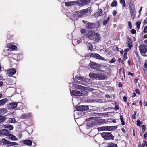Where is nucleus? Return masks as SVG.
Returning a JSON list of instances; mask_svg holds the SVG:
<instances>
[{
    "instance_id": "obj_1",
    "label": "nucleus",
    "mask_w": 147,
    "mask_h": 147,
    "mask_svg": "<svg viewBox=\"0 0 147 147\" xmlns=\"http://www.w3.org/2000/svg\"><path fill=\"white\" fill-rule=\"evenodd\" d=\"M87 36L90 39L93 40L95 42H97L100 40V37L99 34L95 33L94 31L89 32Z\"/></svg>"
},
{
    "instance_id": "obj_2",
    "label": "nucleus",
    "mask_w": 147,
    "mask_h": 147,
    "mask_svg": "<svg viewBox=\"0 0 147 147\" xmlns=\"http://www.w3.org/2000/svg\"><path fill=\"white\" fill-rule=\"evenodd\" d=\"M87 93L85 91H82L81 92L78 91L76 90H73L71 92V95H74L78 96H82L83 95H87Z\"/></svg>"
},
{
    "instance_id": "obj_3",
    "label": "nucleus",
    "mask_w": 147,
    "mask_h": 147,
    "mask_svg": "<svg viewBox=\"0 0 147 147\" xmlns=\"http://www.w3.org/2000/svg\"><path fill=\"white\" fill-rule=\"evenodd\" d=\"M89 76L92 78L98 79H105V77L102 74H95L92 73L89 74Z\"/></svg>"
},
{
    "instance_id": "obj_4",
    "label": "nucleus",
    "mask_w": 147,
    "mask_h": 147,
    "mask_svg": "<svg viewBox=\"0 0 147 147\" xmlns=\"http://www.w3.org/2000/svg\"><path fill=\"white\" fill-rule=\"evenodd\" d=\"M88 9H85L79 11H76L75 12V14L77 15L78 18L85 16L88 13Z\"/></svg>"
},
{
    "instance_id": "obj_5",
    "label": "nucleus",
    "mask_w": 147,
    "mask_h": 147,
    "mask_svg": "<svg viewBox=\"0 0 147 147\" xmlns=\"http://www.w3.org/2000/svg\"><path fill=\"white\" fill-rule=\"evenodd\" d=\"M101 135L105 139L109 140L114 139V136L110 133L103 132L101 134Z\"/></svg>"
},
{
    "instance_id": "obj_6",
    "label": "nucleus",
    "mask_w": 147,
    "mask_h": 147,
    "mask_svg": "<svg viewBox=\"0 0 147 147\" xmlns=\"http://www.w3.org/2000/svg\"><path fill=\"white\" fill-rule=\"evenodd\" d=\"M90 1V0H79L77 1V4L79 6L82 7L87 5Z\"/></svg>"
},
{
    "instance_id": "obj_7",
    "label": "nucleus",
    "mask_w": 147,
    "mask_h": 147,
    "mask_svg": "<svg viewBox=\"0 0 147 147\" xmlns=\"http://www.w3.org/2000/svg\"><path fill=\"white\" fill-rule=\"evenodd\" d=\"M140 53L142 54H145L147 51V46L144 45H141L139 46Z\"/></svg>"
},
{
    "instance_id": "obj_8",
    "label": "nucleus",
    "mask_w": 147,
    "mask_h": 147,
    "mask_svg": "<svg viewBox=\"0 0 147 147\" xmlns=\"http://www.w3.org/2000/svg\"><path fill=\"white\" fill-rule=\"evenodd\" d=\"M90 56L92 57L95 58L97 59L102 60H104L105 59L104 58L100 56L98 54L91 53L90 54Z\"/></svg>"
},
{
    "instance_id": "obj_9",
    "label": "nucleus",
    "mask_w": 147,
    "mask_h": 147,
    "mask_svg": "<svg viewBox=\"0 0 147 147\" xmlns=\"http://www.w3.org/2000/svg\"><path fill=\"white\" fill-rule=\"evenodd\" d=\"M76 110L78 111H83L85 110L88 109V106H78L76 108Z\"/></svg>"
},
{
    "instance_id": "obj_10",
    "label": "nucleus",
    "mask_w": 147,
    "mask_h": 147,
    "mask_svg": "<svg viewBox=\"0 0 147 147\" xmlns=\"http://www.w3.org/2000/svg\"><path fill=\"white\" fill-rule=\"evenodd\" d=\"M89 65L92 68L98 69L100 67V65L97 64L94 62H90L89 63Z\"/></svg>"
},
{
    "instance_id": "obj_11",
    "label": "nucleus",
    "mask_w": 147,
    "mask_h": 147,
    "mask_svg": "<svg viewBox=\"0 0 147 147\" xmlns=\"http://www.w3.org/2000/svg\"><path fill=\"white\" fill-rule=\"evenodd\" d=\"M17 103L16 102H13L7 105L8 108L10 110L13 109L17 107Z\"/></svg>"
},
{
    "instance_id": "obj_12",
    "label": "nucleus",
    "mask_w": 147,
    "mask_h": 147,
    "mask_svg": "<svg viewBox=\"0 0 147 147\" xmlns=\"http://www.w3.org/2000/svg\"><path fill=\"white\" fill-rule=\"evenodd\" d=\"M67 16H69L70 18L72 20H76L78 19L77 15L75 14V12L74 14L69 13L67 15Z\"/></svg>"
},
{
    "instance_id": "obj_13",
    "label": "nucleus",
    "mask_w": 147,
    "mask_h": 147,
    "mask_svg": "<svg viewBox=\"0 0 147 147\" xmlns=\"http://www.w3.org/2000/svg\"><path fill=\"white\" fill-rule=\"evenodd\" d=\"M75 4H77V1H69L65 3V5L67 7L70 6Z\"/></svg>"
},
{
    "instance_id": "obj_14",
    "label": "nucleus",
    "mask_w": 147,
    "mask_h": 147,
    "mask_svg": "<svg viewBox=\"0 0 147 147\" xmlns=\"http://www.w3.org/2000/svg\"><path fill=\"white\" fill-rule=\"evenodd\" d=\"M9 134V131L7 130L2 129L0 130V135H4L7 136Z\"/></svg>"
},
{
    "instance_id": "obj_15",
    "label": "nucleus",
    "mask_w": 147,
    "mask_h": 147,
    "mask_svg": "<svg viewBox=\"0 0 147 147\" xmlns=\"http://www.w3.org/2000/svg\"><path fill=\"white\" fill-rule=\"evenodd\" d=\"M10 141L5 139H2L0 140V144L1 145L8 144Z\"/></svg>"
},
{
    "instance_id": "obj_16",
    "label": "nucleus",
    "mask_w": 147,
    "mask_h": 147,
    "mask_svg": "<svg viewBox=\"0 0 147 147\" xmlns=\"http://www.w3.org/2000/svg\"><path fill=\"white\" fill-rule=\"evenodd\" d=\"M7 48L10 49H11L13 50L17 49V46L12 43L8 44L7 45Z\"/></svg>"
},
{
    "instance_id": "obj_17",
    "label": "nucleus",
    "mask_w": 147,
    "mask_h": 147,
    "mask_svg": "<svg viewBox=\"0 0 147 147\" xmlns=\"http://www.w3.org/2000/svg\"><path fill=\"white\" fill-rule=\"evenodd\" d=\"M8 71L9 75L10 76L12 75L15 74L16 73V71L14 68H11L8 70Z\"/></svg>"
},
{
    "instance_id": "obj_18",
    "label": "nucleus",
    "mask_w": 147,
    "mask_h": 147,
    "mask_svg": "<svg viewBox=\"0 0 147 147\" xmlns=\"http://www.w3.org/2000/svg\"><path fill=\"white\" fill-rule=\"evenodd\" d=\"M8 136V139H11L12 140L15 141L18 140V138L14 135L12 134H9Z\"/></svg>"
},
{
    "instance_id": "obj_19",
    "label": "nucleus",
    "mask_w": 147,
    "mask_h": 147,
    "mask_svg": "<svg viewBox=\"0 0 147 147\" xmlns=\"http://www.w3.org/2000/svg\"><path fill=\"white\" fill-rule=\"evenodd\" d=\"M23 142L26 145L29 146H31L32 144V142L31 140H23Z\"/></svg>"
},
{
    "instance_id": "obj_20",
    "label": "nucleus",
    "mask_w": 147,
    "mask_h": 147,
    "mask_svg": "<svg viewBox=\"0 0 147 147\" xmlns=\"http://www.w3.org/2000/svg\"><path fill=\"white\" fill-rule=\"evenodd\" d=\"M127 39L128 41V46L129 48L131 49L132 46V40L129 37H128L127 38Z\"/></svg>"
},
{
    "instance_id": "obj_21",
    "label": "nucleus",
    "mask_w": 147,
    "mask_h": 147,
    "mask_svg": "<svg viewBox=\"0 0 147 147\" xmlns=\"http://www.w3.org/2000/svg\"><path fill=\"white\" fill-rule=\"evenodd\" d=\"M102 127V130H103V131H110L112 129L113 126H105Z\"/></svg>"
},
{
    "instance_id": "obj_22",
    "label": "nucleus",
    "mask_w": 147,
    "mask_h": 147,
    "mask_svg": "<svg viewBox=\"0 0 147 147\" xmlns=\"http://www.w3.org/2000/svg\"><path fill=\"white\" fill-rule=\"evenodd\" d=\"M7 112V110L6 108H2L0 109V114L3 115L6 113Z\"/></svg>"
},
{
    "instance_id": "obj_23",
    "label": "nucleus",
    "mask_w": 147,
    "mask_h": 147,
    "mask_svg": "<svg viewBox=\"0 0 147 147\" xmlns=\"http://www.w3.org/2000/svg\"><path fill=\"white\" fill-rule=\"evenodd\" d=\"M73 86L76 88L81 89H84L85 88L84 87H83L81 85H79L75 84H73Z\"/></svg>"
},
{
    "instance_id": "obj_24",
    "label": "nucleus",
    "mask_w": 147,
    "mask_h": 147,
    "mask_svg": "<svg viewBox=\"0 0 147 147\" xmlns=\"http://www.w3.org/2000/svg\"><path fill=\"white\" fill-rule=\"evenodd\" d=\"M7 102V99H4L0 100V106H2L5 104Z\"/></svg>"
},
{
    "instance_id": "obj_25",
    "label": "nucleus",
    "mask_w": 147,
    "mask_h": 147,
    "mask_svg": "<svg viewBox=\"0 0 147 147\" xmlns=\"http://www.w3.org/2000/svg\"><path fill=\"white\" fill-rule=\"evenodd\" d=\"M94 25V23H89L87 24L86 28L88 29H90L93 27Z\"/></svg>"
},
{
    "instance_id": "obj_26",
    "label": "nucleus",
    "mask_w": 147,
    "mask_h": 147,
    "mask_svg": "<svg viewBox=\"0 0 147 147\" xmlns=\"http://www.w3.org/2000/svg\"><path fill=\"white\" fill-rule=\"evenodd\" d=\"M76 78L78 79V78L79 79L82 81H84L85 82H86L87 81V79L83 77H81V76H76Z\"/></svg>"
},
{
    "instance_id": "obj_27",
    "label": "nucleus",
    "mask_w": 147,
    "mask_h": 147,
    "mask_svg": "<svg viewBox=\"0 0 147 147\" xmlns=\"http://www.w3.org/2000/svg\"><path fill=\"white\" fill-rule=\"evenodd\" d=\"M129 9L131 14L135 13V8L134 6H130Z\"/></svg>"
},
{
    "instance_id": "obj_28",
    "label": "nucleus",
    "mask_w": 147,
    "mask_h": 147,
    "mask_svg": "<svg viewBox=\"0 0 147 147\" xmlns=\"http://www.w3.org/2000/svg\"><path fill=\"white\" fill-rule=\"evenodd\" d=\"M98 122L100 124L104 123L108 121L107 119H102L98 120Z\"/></svg>"
},
{
    "instance_id": "obj_29",
    "label": "nucleus",
    "mask_w": 147,
    "mask_h": 147,
    "mask_svg": "<svg viewBox=\"0 0 147 147\" xmlns=\"http://www.w3.org/2000/svg\"><path fill=\"white\" fill-rule=\"evenodd\" d=\"M4 127L8 129L9 130H11L13 129V127L12 126L10 125H4Z\"/></svg>"
},
{
    "instance_id": "obj_30",
    "label": "nucleus",
    "mask_w": 147,
    "mask_h": 147,
    "mask_svg": "<svg viewBox=\"0 0 147 147\" xmlns=\"http://www.w3.org/2000/svg\"><path fill=\"white\" fill-rule=\"evenodd\" d=\"M102 14V10L101 9L99 10L98 12L94 14V16H95L96 17H98L99 16H100Z\"/></svg>"
},
{
    "instance_id": "obj_31",
    "label": "nucleus",
    "mask_w": 147,
    "mask_h": 147,
    "mask_svg": "<svg viewBox=\"0 0 147 147\" xmlns=\"http://www.w3.org/2000/svg\"><path fill=\"white\" fill-rule=\"evenodd\" d=\"M117 5V2L116 0H114L111 4V7L116 6Z\"/></svg>"
},
{
    "instance_id": "obj_32",
    "label": "nucleus",
    "mask_w": 147,
    "mask_h": 147,
    "mask_svg": "<svg viewBox=\"0 0 147 147\" xmlns=\"http://www.w3.org/2000/svg\"><path fill=\"white\" fill-rule=\"evenodd\" d=\"M110 19V17L109 16L108 17L107 19L105 20L103 22V24L104 25H106L107 22L109 21Z\"/></svg>"
},
{
    "instance_id": "obj_33",
    "label": "nucleus",
    "mask_w": 147,
    "mask_h": 147,
    "mask_svg": "<svg viewBox=\"0 0 147 147\" xmlns=\"http://www.w3.org/2000/svg\"><path fill=\"white\" fill-rule=\"evenodd\" d=\"M87 45L89 49H90L91 51H92L93 50V47L91 44L90 43H88Z\"/></svg>"
},
{
    "instance_id": "obj_34",
    "label": "nucleus",
    "mask_w": 147,
    "mask_h": 147,
    "mask_svg": "<svg viewBox=\"0 0 147 147\" xmlns=\"http://www.w3.org/2000/svg\"><path fill=\"white\" fill-rule=\"evenodd\" d=\"M9 123H15L16 122L15 119L14 118H9L8 120Z\"/></svg>"
},
{
    "instance_id": "obj_35",
    "label": "nucleus",
    "mask_w": 147,
    "mask_h": 147,
    "mask_svg": "<svg viewBox=\"0 0 147 147\" xmlns=\"http://www.w3.org/2000/svg\"><path fill=\"white\" fill-rule=\"evenodd\" d=\"M120 119L121 121V124L122 125H124L125 124V122L123 120V117L122 115H121L120 116Z\"/></svg>"
},
{
    "instance_id": "obj_36",
    "label": "nucleus",
    "mask_w": 147,
    "mask_h": 147,
    "mask_svg": "<svg viewBox=\"0 0 147 147\" xmlns=\"http://www.w3.org/2000/svg\"><path fill=\"white\" fill-rule=\"evenodd\" d=\"M9 146H13L17 145L18 144L17 143L15 142H9Z\"/></svg>"
},
{
    "instance_id": "obj_37",
    "label": "nucleus",
    "mask_w": 147,
    "mask_h": 147,
    "mask_svg": "<svg viewBox=\"0 0 147 147\" xmlns=\"http://www.w3.org/2000/svg\"><path fill=\"white\" fill-rule=\"evenodd\" d=\"M28 115L25 114L23 115L21 117V118L23 119H27L29 118L28 117Z\"/></svg>"
},
{
    "instance_id": "obj_38",
    "label": "nucleus",
    "mask_w": 147,
    "mask_h": 147,
    "mask_svg": "<svg viewBox=\"0 0 147 147\" xmlns=\"http://www.w3.org/2000/svg\"><path fill=\"white\" fill-rule=\"evenodd\" d=\"M143 142L144 143H143L141 147H144L145 145L147 146V141L145 140Z\"/></svg>"
},
{
    "instance_id": "obj_39",
    "label": "nucleus",
    "mask_w": 147,
    "mask_h": 147,
    "mask_svg": "<svg viewBox=\"0 0 147 147\" xmlns=\"http://www.w3.org/2000/svg\"><path fill=\"white\" fill-rule=\"evenodd\" d=\"M144 70L147 71V60L144 63Z\"/></svg>"
},
{
    "instance_id": "obj_40",
    "label": "nucleus",
    "mask_w": 147,
    "mask_h": 147,
    "mask_svg": "<svg viewBox=\"0 0 147 147\" xmlns=\"http://www.w3.org/2000/svg\"><path fill=\"white\" fill-rule=\"evenodd\" d=\"M141 22L138 21L136 22V23L137 27L138 29H139L140 28V26L141 24Z\"/></svg>"
},
{
    "instance_id": "obj_41",
    "label": "nucleus",
    "mask_w": 147,
    "mask_h": 147,
    "mask_svg": "<svg viewBox=\"0 0 147 147\" xmlns=\"http://www.w3.org/2000/svg\"><path fill=\"white\" fill-rule=\"evenodd\" d=\"M120 3L123 4V6L125 7L126 6L124 0H120Z\"/></svg>"
},
{
    "instance_id": "obj_42",
    "label": "nucleus",
    "mask_w": 147,
    "mask_h": 147,
    "mask_svg": "<svg viewBox=\"0 0 147 147\" xmlns=\"http://www.w3.org/2000/svg\"><path fill=\"white\" fill-rule=\"evenodd\" d=\"M128 25L129 28L130 29H131L132 27L131 22L129 21L128 22Z\"/></svg>"
},
{
    "instance_id": "obj_43",
    "label": "nucleus",
    "mask_w": 147,
    "mask_h": 147,
    "mask_svg": "<svg viewBox=\"0 0 147 147\" xmlns=\"http://www.w3.org/2000/svg\"><path fill=\"white\" fill-rule=\"evenodd\" d=\"M143 31L144 33H147V25L144 27Z\"/></svg>"
},
{
    "instance_id": "obj_44",
    "label": "nucleus",
    "mask_w": 147,
    "mask_h": 147,
    "mask_svg": "<svg viewBox=\"0 0 147 147\" xmlns=\"http://www.w3.org/2000/svg\"><path fill=\"white\" fill-rule=\"evenodd\" d=\"M131 17L133 20H134L135 18V13L131 14Z\"/></svg>"
},
{
    "instance_id": "obj_45",
    "label": "nucleus",
    "mask_w": 147,
    "mask_h": 147,
    "mask_svg": "<svg viewBox=\"0 0 147 147\" xmlns=\"http://www.w3.org/2000/svg\"><path fill=\"white\" fill-rule=\"evenodd\" d=\"M136 114V112L135 111L134 112V114L132 115V118L133 119H135V115Z\"/></svg>"
},
{
    "instance_id": "obj_46",
    "label": "nucleus",
    "mask_w": 147,
    "mask_h": 147,
    "mask_svg": "<svg viewBox=\"0 0 147 147\" xmlns=\"http://www.w3.org/2000/svg\"><path fill=\"white\" fill-rule=\"evenodd\" d=\"M142 123L140 122L139 120H138L137 121V124L138 126H140Z\"/></svg>"
},
{
    "instance_id": "obj_47",
    "label": "nucleus",
    "mask_w": 147,
    "mask_h": 147,
    "mask_svg": "<svg viewBox=\"0 0 147 147\" xmlns=\"http://www.w3.org/2000/svg\"><path fill=\"white\" fill-rule=\"evenodd\" d=\"M127 58V53H125L123 56L124 60H125Z\"/></svg>"
},
{
    "instance_id": "obj_48",
    "label": "nucleus",
    "mask_w": 147,
    "mask_h": 147,
    "mask_svg": "<svg viewBox=\"0 0 147 147\" xmlns=\"http://www.w3.org/2000/svg\"><path fill=\"white\" fill-rule=\"evenodd\" d=\"M86 30L84 29H82L81 30V32L82 34H84L86 32Z\"/></svg>"
},
{
    "instance_id": "obj_49",
    "label": "nucleus",
    "mask_w": 147,
    "mask_h": 147,
    "mask_svg": "<svg viewBox=\"0 0 147 147\" xmlns=\"http://www.w3.org/2000/svg\"><path fill=\"white\" fill-rule=\"evenodd\" d=\"M115 58H113L109 62L111 63H113L115 61Z\"/></svg>"
},
{
    "instance_id": "obj_50",
    "label": "nucleus",
    "mask_w": 147,
    "mask_h": 147,
    "mask_svg": "<svg viewBox=\"0 0 147 147\" xmlns=\"http://www.w3.org/2000/svg\"><path fill=\"white\" fill-rule=\"evenodd\" d=\"M131 33L132 34H134L136 32V31L134 29H133L131 30Z\"/></svg>"
},
{
    "instance_id": "obj_51",
    "label": "nucleus",
    "mask_w": 147,
    "mask_h": 147,
    "mask_svg": "<svg viewBox=\"0 0 147 147\" xmlns=\"http://www.w3.org/2000/svg\"><path fill=\"white\" fill-rule=\"evenodd\" d=\"M4 120V119L3 117L2 116H0V121L2 122Z\"/></svg>"
},
{
    "instance_id": "obj_52",
    "label": "nucleus",
    "mask_w": 147,
    "mask_h": 147,
    "mask_svg": "<svg viewBox=\"0 0 147 147\" xmlns=\"http://www.w3.org/2000/svg\"><path fill=\"white\" fill-rule=\"evenodd\" d=\"M130 49L129 48H128L124 50V52L125 53H126L127 52H128L129 50V49Z\"/></svg>"
},
{
    "instance_id": "obj_53",
    "label": "nucleus",
    "mask_w": 147,
    "mask_h": 147,
    "mask_svg": "<svg viewBox=\"0 0 147 147\" xmlns=\"http://www.w3.org/2000/svg\"><path fill=\"white\" fill-rule=\"evenodd\" d=\"M144 137L145 140H147V134L145 133L144 135Z\"/></svg>"
},
{
    "instance_id": "obj_54",
    "label": "nucleus",
    "mask_w": 147,
    "mask_h": 147,
    "mask_svg": "<svg viewBox=\"0 0 147 147\" xmlns=\"http://www.w3.org/2000/svg\"><path fill=\"white\" fill-rule=\"evenodd\" d=\"M108 113V112L101 113V115L103 116V115H107V113Z\"/></svg>"
},
{
    "instance_id": "obj_55",
    "label": "nucleus",
    "mask_w": 147,
    "mask_h": 147,
    "mask_svg": "<svg viewBox=\"0 0 147 147\" xmlns=\"http://www.w3.org/2000/svg\"><path fill=\"white\" fill-rule=\"evenodd\" d=\"M117 14V12L115 10H114L113 11L112 14L113 15H115Z\"/></svg>"
},
{
    "instance_id": "obj_56",
    "label": "nucleus",
    "mask_w": 147,
    "mask_h": 147,
    "mask_svg": "<svg viewBox=\"0 0 147 147\" xmlns=\"http://www.w3.org/2000/svg\"><path fill=\"white\" fill-rule=\"evenodd\" d=\"M135 92L136 93L138 94H139L140 93V91L138 89H136L135 90Z\"/></svg>"
},
{
    "instance_id": "obj_57",
    "label": "nucleus",
    "mask_w": 147,
    "mask_h": 147,
    "mask_svg": "<svg viewBox=\"0 0 147 147\" xmlns=\"http://www.w3.org/2000/svg\"><path fill=\"white\" fill-rule=\"evenodd\" d=\"M145 125H143L142 126V130L143 131H145Z\"/></svg>"
},
{
    "instance_id": "obj_58",
    "label": "nucleus",
    "mask_w": 147,
    "mask_h": 147,
    "mask_svg": "<svg viewBox=\"0 0 147 147\" xmlns=\"http://www.w3.org/2000/svg\"><path fill=\"white\" fill-rule=\"evenodd\" d=\"M82 39H80V40H78L77 42L78 44H79L82 42Z\"/></svg>"
},
{
    "instance_id": "obj_59",
    "label": "nucleus",
    "mask_w": 147,
    "mask_h": 147,
    "mask_svg": "<svg viewBox=\"0 0 147 147\" xmlns=\"http://www.w3.org/2000/svg\"><path fill=\"white\" fill-rule=\"evenodd\" d=\"M102 127H100L98 128V131H103V130H102Z\"/></svg>"
},
{
    "instance_id": "obj_60",
    "label": "nucleus",
    "mask_w": 147,
    "mask_h": 147,
    "mask_svg": "<svg viewBox=\"0 0 147 147\" xmlns=\"http://www.w3.org/2000/svg\"><path fill=\"white\" fill-rule=\"evenodd\" d=\"M123 99L124 100V101L126 102V101H127V98L125 97V96H124L123 97Z\"/></svg>"
},
{
    "instance_id": "obj_61",
    "label": "nucleus",
    "mask_w": 147,
    "mask_h": 147,
    "mask_svg": "<svg viewBox=\"0 0 147 147\" xmlns=\"http://www.w3.org/2000/svg\"><path fill=\"white\" fill-rule=\"evenodd\" d=\"M119 109V107L117 106H116L115 107L114 109L115 110L117 111Z\"/></svg>"
},
{
    "instance_id": "obj_62",
    "label": "nucleus",
    "mask_w": 147,
    "mask_h": 147,
    "mask_svg": "<svg viewBox=\"0 0 147 147\" xmlns=\"http://www.w3.org/2000/svg\"><path fill=\"white\" fill-rule=\"evenodd\" d=\"M142 7H141L140 9V10L139 11V14H141V13H140V12L141 11H142Z\"/></svg>"
},
{
    "instance_id": "obj_63",
    "label": "nucleus",
    "mask_w": 147,
    "mask_h": 147,
    "mask_svg": "<svg viewBox=\"0 0 147 147\" xmlns=\"http://www.w3.org/2000/svg\"><path fill=\"white\" fill-rule=\"evenodd\" d=\"M105 97L107 98H110V97L107 94L105 95Z\"/></svg>"
},
{
    "instance_id": "obj_64",
    "label": "nucleus",
    "mask_w": 147,
    "mask_h": 147,
    "mask_svg": "<svg viewBox=\"0 0 147 147\" xmlns=\"http://www.w3.org/2000/svg\"><path fill=\"white\" fill-rule=\"evenodd\" d=\"M143 37L145 38H147V34L144 35Z\"/></svg>"
}]
</instances>
